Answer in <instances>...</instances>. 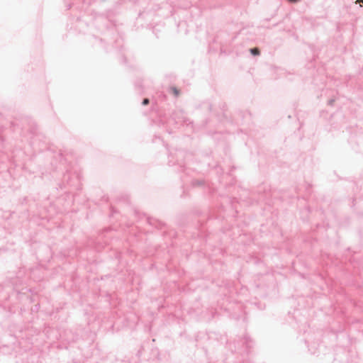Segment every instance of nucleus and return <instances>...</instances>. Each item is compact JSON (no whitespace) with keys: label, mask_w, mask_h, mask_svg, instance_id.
I'll return each mask as SVG.
<instances>
[{"label":"nucleus","mask_w":363,"mask_h":363,"mask_svg":"<svg viewBox=\"0 0 363 363\" xmlns=\"http://www.w3.org/2000/svg\"><path fill=\"white\" fill-rule=\"evenodd\" d=\"M171 91L175 96H178L180 94L179 90L175 86L171 87Z\"/></svg>","instance_id":"f257e3e1"},{"label":"nucleus","mask_w":363,"mask_h":363,"mask_svg":"<svg viewBox=\"0 0 363 363\" xmlns=\"http://www.w3.org/2000/svg\"><path fill=\"white\" fill-rule=\"evenodd\" d=\"M250 52L254 55H258L259 54V50L258 48H255L250 50Z\"/></svg>","instance_id":"f03ea898"},{"label":"nucleus","mask_w":363,"mask_h":363,"mask_svg":"<svg viewBox=\"0 0 363 363\" xmlns=\"http://www.w3.org/2000/svg\"><path fill=\"white\" fill-rule=\"evenodd\" d=\"M149 104V99H145L143 101V105H147Z\"/></svg>","instance_id":"7ed1b4c3"},{"label":"nucleus","mask_w":363,"mask_h":363,"mask_svg":"<svg viewBox=\"0 0 363 363\" xmlns=\"http://www.w3.org/2000/svg\"><path fill=\"white\" fill-rule=\"evenodd\" d=\"M289 1H291V2H296V1H298V0H289Z\"/></svg>","instance_id":"20e7f679"},{"label":"nucleus","mask_w":363,"mask_h":363,"mask_svg":"<svg viewBox=\"0 0 363 363\" xmlns=\"http://www.w3.org/2000/svg\"><path fill=\"white\" fill-rule=\"evenodd\" d=\"M357 1L361 2L363 4V0H357Z\"/></svg>","instance_id":"39448f33"}]
</instances>
